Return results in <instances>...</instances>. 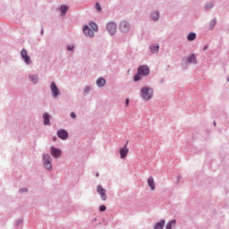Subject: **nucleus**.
Instances as JSON below:
<instances>
[{
    "mask_svg": "<svg viewBox=\"0 0 229 229\" xmlns=\"http://www.w3.org/2000/svg\"><path fill=\"white\" fill-rule=\"evenodd\" d=\"M165 225V220H161L160 222H157L155 225V229H164V226Z\"/></svg>",
    "mask_w": 229,
    "mask_h": 229,
    "instance_id": "23",
    "label": "nucleus"
},
{
    "mask_svg": "<svg viewBox=\"0 0 229 229\" xmlns=\"http://www.w3.org/2000/svg\"><path fill=\"white\" fill-rule=\"evenodd\" d=\"M27 191H28V189H26V188H23L21 190V192H27Z\"/></svg>",
    "mask_w": 229,
    "mask_h": 229,
    "instance_id": "33",
    "label": "nucleus"
},
{
    "mask_svg": "<svg viewBox=\"0 0 229 229\" xmlns=\"http://www.w3.org/2000/svg\"><path fill=\"white\" fill-rule=\"evenodd\" d=\"M50 90L54 99H56L59 98V96H62V91H60V89H58V86H56L55 81L50 83Z\"/></svg>",
    "mask_w": 229,
    "mask_h": 229,
    "instance_id": "3",
    "label": "nucleus"
},
{
    "mask_svg": "<svg viewBox=\"0 0 229 229\" xmlns=\"http://www.w3.org/2000/svg\"><path fill=\"white\" fill-rule=\"evenodd\" d=\"M187 40H189V42L196 40V32H190L187 36Z\"/></svg>",
    "mask_w": 229,
    "mask_h": 229,
    "instance_id": "22",
    "label": "nucleus"
},
{
    "mask_svg": "<svg viewBox=\"0 0 229 229\" xmlns=\"http://www.w3.org/2000/svg\"><path fill=\"white\" fill-rule=\"evenodd\" d=\"M121 33H128L131 30V24L128 21H121L119 23Z\"/></svg>",
    "mask_w": 229,
    "mask_h": 229,
    "instance_id": "4",
    "label": "nucleus"
},
{
    "mask_svg": "<svg viewBox=\"0 0 229 229\" xmlns=\"http://www.w3.org/2000/svg\"><path fill=\"white\" fill-rule=\"evenodd\" d=\"M215 6V3L214 2H209V3H207L204 6V10L206 12H208V10H212V8H214Z\"/></svg>",
    "mask_w": 229,
    "mask_h": 229,
    "instance_id": "20",
    "label": "nucleus"
},
{
    "mask_svg": "<svg viewBox=\"0 0 229 229\" xmlns=\"http://www.w3.org/2000/svg\"><path fill=\"white\" fill-rule=\"evenodd\" d=\"M227 81H229V78H227Z\"/></svg>",
    "mask_w": 229,
    "mask_h": 229,
    "instance_id": "39",
    "label": "nucleus"
},
{
    "mask_svg": "<svg viewBox=\"0 0 229 229\" xmlns=\"http://www.w3.org/2000/svg\"><path fill=\"white\" fill-rule=\"evenodd\" d=\"M207 49H208V46L204 47V51H207Z\"/></svg>",
    "mask_w": 229,
    "mask_h": 229,
    "instance_id": "34",
    "label": "nucleus"
},
{
    "mask_svg": "<svg viewBox=\"0 0 229 229\" xmlns=\"http://www.w3.org/2000/svg\"><path fill=\"white\" fill-rule=\"evenodd\" d=\"M128 153H130L128 145H125L123 148H120V157L123 160L128 157Z\"/></svg>",
    "mask_w": 229,
    "mask_h": 229,
    "instance_id": "13",
    "label": "nucleus"
},
{
    "mask_svg": "<svg viewBox=\"0 0 229 229\" xmlns=\"http://www.w3.org/2000/svg\"><path fill=\"white\" fill-rule=\"evenodd\" d=\"M106 30L108 31L109 35H111V37H114L117 31V24H115V21H109L106 24Z\"/></svg>",
    "mask_w": 229,
    "mask_h": 229,
    "instance_id": "5",
    "label": "nucleus"
},
{
    "mask_svg": "<svg viewBox=\"0 0 229 229\" xmlns=\"http://www.w3.org/2000/svg\"><path fill=\"white\" fill-rule=\"evenodd\" d=\"M148 185L150 187L151 191H155L156 186H155V179L153 177H149L148 179Z\"/></svg>",
    "mask_w": 229,
    "mask_h": 229,
    "instance_id": "19",
    "label": "nucleus"
},
{
    "mask_svg": "<svg viewBox=\"0 0 229 229\" xmlns=\"http://www.w3.org/2000/svg\"><path fill=\"white\" fill-rule=\"evenodd\" d=\"M57 137H59V139L62 140H67V139H69V132L64 129H61L57 131Z\"/></svg>",
    "mask_w": 229,
    "mask_h": 229,
    "instance_id": "11",
    "label": "nucleus"
},
{
    "mask_svg": "<svg viewBox=\"0 0 229 229\" xmlns=\"http://www.w3.org/2000/svg\"><path fill=\"white\" fill-rule=\"evenodd\" d=\"M138 72L139 74H141L142 76H149V66L144 64V65H140L138 67Z\"/></svg>",
    "mask_w": 229,
    "mask_h": 229,
    "instance_id": "9",
    "label": "nucleus"
},
{
    "mask_svg": "<svg viewBox=\"0 0 229 229\" xmlns=\"http://www.w3.org/2000/svg\"><path fill=\"white\" fill-rule=\"evenodd\" d=\"M188 64H198V59L194 54H191L187 58L183 57L181 61V67L182 69H186Z\"/></svg>",
    "mask_w": 229,
    "mask_h": 229,
    "instance_id": "2",
    "label": "nucleus"
},
{
    "mask_svg": "<svg viewBox=\"0 0 229 229\" xmlns=\"http://www.w3.org/2000/svg\"><path fill=\"white\" fill-rule=\"evenodd\" d=\"M95 8H96L97 12H102V10H103L101 8V4H99L98 2L96 3Z\"/></svg>",
    "mask_w": 229,
    "mask_h": 229,
    "instance_id": "29",
    "label": "nucleus"
},
{
    "mask_svg": "<svg viewBox=\"0 0 229 229\" xmlns=\"http://www.w3.org/2000/svg\"><path fill=\"white\" fill-rule=\"evenodd\" d=\"M43 158L44 167H46V169H53V166L51 165V162H53V159L51 158V157L47 154H45L43 156Z\"/></svg>",
    "mask_w": 229,
    "mask_h": 229,
    "instance_id": "8",
    "label": "nucleus"
},
{
    "mask_svg": "<svg viewBox=\"0 0 229 229\" xmlns=\"http://www.w3.org/2000/svg\"><path fill=\"white\" fill-rule=\"evenodd\" d=\"M70 115H76V114L74 112H72Z\"/></svg>",
    "mask_w": 229,
    "mask_h": 229,
    "instance_id": "36",
    "label": "nucleus"
},
{
    "mask_svg": "<svg viewBox=\"0 0 229 229\" xmlns=\"http://www.w3.org/2000/svg\"><path fill=\"white\" fill-rule=\"evenodd\" d=\"M40 33L41 35H44V29L41 30Z\"/></svg>",
    "mask_w": 229,
    "mask_h": 229,
    "instance_id": "35",
    "label": "nucleus"
},
{
    "mask_svg": "<svg viewBox=\"0 0 229 229\" xmlns=\"http://www.w3.org/2000/svg\"><path fill=\"white\" fill-rule=\"evenodd\" d=\"M82 31H83L85 37H88L89 38H94V37H96V35L94 34V30L92 29H90V27H89V25H84L82 27Z\"/></svg>",
    "mask_w": 229,
    "mask_h": 229,
    "instance_id": "6",
    "label": "nucleus"
},
{
    "mask_svg": "<svg viewBox=\"0 0 229 229\" xmlns=\"http://www.w3.org/2000/svg\"><path fill=\"white\" fill-rule=\"evenodd\" d=\"M43 119H44V124H45V126H48L50 123H49V116L48 115H45L44 117H43Z\"/></svg>",
    "mask_w": 229,
    "mask_h": 229,
    "instance_id": "28",
    "label": "nucleus"
},
{
    "mask_svg": "<svg viewBox=\"0 0 229 229\" xmlns=\"http://www.w3.org/2000/svg\"><path fill=\"white\" fill-rule=\"evenodd\" d=\"M89 27L90 30L94 31H98L99 28L98 27V23L94 22V21H89Z\"/></svg>",
    "mask_w": 229,
    "mask_h": 229,
    "instance_id": "25",
    "label": "nucleus"
},
{
    "mask_svg": "<svg viewBox=\"0 0 229 229\" xmlns=\"http://www.w3.org/2000/svg\"><path fill=\"white\" fill-rule=\"evenodd\" d=\"M216 24H217V18H214L213 21L209 22V30L212 31V30L216 28Z\"/></svg>",
    "mask_w": 229,
    "mask_h": 229,
    "instance_id": "24",
    "label": "nucleus"
},
{
    "mask_svg": "<svg viewBox=\"0 0 229 229\" xmlns=\"http://www.w3.org/2000/svg\"><path fill=\"white\" fill-rule=\"evenodd\" d=\"M99 210L100 212H105V210H106V207L105 205H102L99 207Z\"/></svg>",
    "mask_w": 229,
    "mask_h": 229,
    "instance_id": "31",
    "label": "nucleus"
},
{
    "mask_svg": "<svg viewBox=\"0 0 229 229\" xmlns=\"http://www.w3.org/2000/svg\"><path fill=\"white\" fill-rule=\"evenodd\" d=\"M51 155L52 157H54L55 158H58L61 157L62 155V150L55 148V147H52L51 148Z\"/></svg>",
    "mask_w": 229,
    "mask_h": 229,
    "instance_id": "15",
    "label": "nucleus"
},
{
    "mask_svg": "<svg viewBox=\"0 0 229 229\" xmlns=\"http://www.w3.org/2000/svg\"><path fill=\"white\" fill-rule=\"evenodd\" d=\"M92 90V85L85 86L82 89V94L83 96H89L90 94V91Z\"/></svg>",
    "mask_w": 229,
    "mask_h": 229,
    "instance_id": "18",
    "label": "nucleus"
},
{
    "mask_svg": "<svg viewBox=\"0 0 229 229\" xmlns=\"http://www.w3.org/2000/svg\"><path fill=\"white\" fill-rule=\"evenodd\" d=\"M28 78H29L30 81L34 83V85H37V83H38L40 81L38 74H29Z\"/></svg>",
    "mask_w": 229,
    "mask_h": 229,
    "instance_id": "14",
    "label": "nucleus"
},
{
    "mask_svg": "<svg viewBox=\"0 0 229 229\" xmlns=\"http://www.w3.org/2000/svg\"><path fill=\"white\" fill-rule=\"evenodd\" d=\"M153 88L149 86H144L140 90V96L143 101H149L153 98Z\"/></svg>",
    "mask_w": 229,
    "mask_h": 229,
    "instance_id": "1",
    "label": "nucleus"
},
{
    "mask_svg": "<svg viewBox=\"0 0 229 229\" xmlns=\"http://www.w3.org/2000/svg\"><path fill=\"white\" fill-rule=\"evenodd\" d=\"M97 191H98V194H100V196H101V199L103 200V201H106V190H105L104 188H103V186H98L97 187Z\"/></svg>",
    "mask_w": 229,
    "mask_h": 229,
    "instance_id": "12",
    "label": "nucleus"
},
{
    "mask_svg": "<svg viewBox=\"0 0 229 229\" xmlns=\"http://www.w3.org/2000/svg\"><path fill=\"white\" fill-rule=\"evenodd\" d=\"M149 19L154 22H158V21H160V11H151L149 13Z\"/></svg>",
    "mask_w": 229,
    "mask_h": 229,
    "instance_id": "10",
    "label": "nucleus"
},
{
    "mask_svg": "<svg viewBox=\"0 0 229 229\" xmlns=\"http://www.w3.org/2000/svg\"><path fill=\"white\" fill-rule=\"evenodd\" d=\"M150 53L152 55H157L158 51H160V45L159 44H154L149 46Z\"/></svg>",
    "mask_w": 229,
    "mask_h": 229,
    "instance_id": "16",
    "label": "nucleus"
},
{
    "mask_svg": "<svg viewBox=\"0 0 229 229\" xmlns=\"http://www.w3.org/2000/svg\"><path fill=\"white\" fill-rule=\"evenodd\" d=\"M21 56L22 58V60L24 61V63L26 64V65H31L32 62H31V58L30 57V55H28V51H26V49H21Z\"/></svg>",
    "mask_w": 229,
    "mask_h": 229,
    "instance_id": "7",
    "label": "nucleus"
},
{
    "mask_svg": "<svg viewBox=\"0 0 229 229\" xmlns=\"http://www.w3.org/2000/svg\"><path fill=\"white\" fill-rule=\"evenodd\" d=\"M43 115H49V113H44Z\"/></svg>",
    "mask_w": 229,
    "mask_h": 229,
    "instance_id": "37",
    "label": "nucleus"
},
{
    "mask_svg": "<svg viewBox=\"0 0 229 229\" xmlns=\"http://www.w3.org/2000/svg\"><path fill=\"white\" fill-rule=\"evenodd\" d=\"M72 119H76V115H72Z\"/></svg>",
    "mask_w": 229,
    "mask_h": 229,
    "instance_id": "38",
    "label": "nucleus"
},
{
    "mask_svg": "<svg viewBox=\"0 0 229 229\" xmlns=\"http://www.w3.org/2000/svg\"><path fill=\"white\" fill-rule=\"evenodd\" d=\"M141 80H142V75L138 72L137 74L133 76V81H140Z\"/></svg>",
    "mask_w": 229,
    "mask_h": 229,
    "instance_id": "26",
    "label": "nucleus"
},
{
    "mask_svg": "<svg viewBox=\"0 0 229 229\" xmlns=\"http://www.w3.org/2000/svg\"><path fill=\"white\" fill-rule=\"evenodd\" d=\"M69 10V6L68 5H65V4H62L60 6V12L62 13V15H65L67 13V11Z\"/></svg>",
    "mask_w": 229,
    "mask_h": 229,
    "instance_id": "21",
    "label": "nucleus"
},
{
    "mask_svg": "<svg viewBox=\"0 0 229 229\" xmlns=\"http://www.w3.org/2000/svg\"><path fill=\"white\" fill-rule=\"evenodd\" d=\"M130 105V98L125 99V106H128Z\"/></svg>",
    "mask_w": 229,
    "mask_h": 229,
    "instance_id": "32",
    "label": "nucleus"
},
{
    "mask_svg": "<svg viewBox=\"0 0 229 229\" xmlns=\"http://www.w3.org/2000/svg\"><path fill=\"white\" fill-rule=\"evenodd\" d=\"M105 85H106V80H105V78H103V77H99L97 80V87H98V89H101V88L105 87Z\"/></svg>",
    "mask_w": 229,
    "mask_h": 229,
    "instance_id": "17",
    "label": "nucleus"
},
{
    "mask_svg": "<svg viewBox=\"0 0 229 229\" xmlns=\"http://www.w3.org/2000/svg\"><path fill=\"white\" fill-rule=\"evenodd\" d=\"M174 225H176V220H172L171 222H169L168 224H166V229H173V226H174Z\"/></svg>",
    "mask_w": 229,
    "mask_h": 229,
    "instance_id": "27",
    "label": "nucleus"
},
{
    "mask_svg": "<svg viewBox=\"0 0 229 229\" xmlns=\"http://www.w3.org/2000/svg\"><path fill=\"white\" fill-rule=\"evenodd\" d=\"M66 49L67 51H74V45H67Z\"/></svg>",
    "mask_w": 229,
    "mask_h": 229,
    "instance_id": "30",
    "label": "nucleus"
},
{
    "mask_svg": "<svg viewBox=\"0 0 229 229\" xmlns=\"http://www.w3.org/2000/svg\"><path fill=\"white\" fill-rule=\"evenodd\" d=\"M214 125L216 126V122L214 123Z\"/></svg>",
    "mask_w": 229,
    "mask_h": 229,
    "instance_id": "40",
    "label": "nucleus"
}]
</instances>
